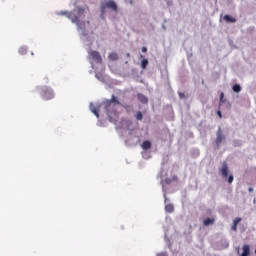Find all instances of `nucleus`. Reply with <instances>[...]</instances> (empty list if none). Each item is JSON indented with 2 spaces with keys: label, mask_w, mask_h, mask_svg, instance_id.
Here are the masks:
<instances>
[{
  "label": "nucleus",
  "mask_w": 256,
  "mask_h": 256,
  "mask_svg": "<svg viewBox=\"0 0 256 256\" xmlns=\"http://www.w3.org/2000/svg\"><path fill=\"white\" fill-rule=\"evenodd\" d=\"M103 105L110 121H113V117H117V105H121V102H119L115 95H112L110 100L103 102Z\"/></svg>",
  "instance_id": "1"
},
{
  "label": "nucleus",
  "mask_w": 256,
  "mask_h": 256,
  "mask_svg": "<svg viewBox=\"0 0 256 256\" xmlns=\"http://www.w3.org/2000/svg\"><path fill=\"white\" fill-rule=\"evenodd\" d=\"M220 173L224 179H227V182L229 183V185L233 183L235 177L233 176V174L229 175V165L225 161L222 163V168L220 170Z\"/></svg>",
  "instance_id": "2"
},
{
  "label": "nucleus",
  "mask_w": 256,
  "mask_h": 256,
  "mask_svg": "<svg viewBox=\"0 0 256 256\" xmlns=\"http://www.w3.org/2000/svg\"><path fill=\"white\" fill-rule=\"evenodd\" d=\"M100 9H101V15L103 17L107 9H112V11H117V4L113 1H104L101 3Z\"/></svg>",
  "instance_id": "3"
},
{
  "label": "nucleus",
  "mask_w": 256,
  "mask_h": 256,
  "mask_svg": "<svg viewBox=\"0 0 256 256\" xmlns=\"http://www.w3.org/2000/svg\"><path fill=\"white\" fill-rule=\"evenodd\" d=\"M41 97L44 101H49L55 98V92H53V89L45 86L42 88Z\"/></svg>",
  "instance_id": "4"
},
{
  "label": "nucleus",
  "mask_w": 256,
  "mask_h": 256,
  "mask_svg": "<svg viewBox=\"0 0 256 256\" xmlns=\"http://www.w3.org/2000/svg\"><path fill=\"white\" fill-rule=\"evenodd\" d=\"M59 15H66L72 23H76L78 27L81 29V22L79 21V16L75 15L73 12H67V11H62L59 13Z\"/></svg>",
  "instance_id": "5"
},
{
  "label": "nucleus",
  "mask_w": 256,
  "mask_h": 256,
  "mask_svg": "<svg viewBox=\"0 0 256 256\" xmlns=\"http://www.w3.org/2000/svg\"><path fill=\"white\" fill-rule=\"evenodd\" d=\"M226 136L225 134H223V130L221 129V126L218 127V130L216 132V139H215V145L217 147V149H219L221 147V143H223V141H225Z\"/></svg>",
  "instance_id": "6"
},
{
  "label": "nucleus",
  "mask_w": 256,
  "mask_h": 256,
  "mask_svg": "<svg viewBox=\"0 0 256 256\" xmlns=\"http://www.w3.org/2000/svg\"><path fill=\"white\" fill-rule=\"evenodd\" d=\"M164 203H165V212L173 213L175 211V206L170 203V200L167 199V194L164 193Z\"/></svg>",
  "instance_id": "7"
},
{
  "label": "nucleus",
  "mask_w": 256,
  "mask_h": 256,
  "mask_svg": "<svg viewBox=\"0 0 256 256\" xmlns=\"http://www.w3.org/2000/svg\"><path fill=\"white\" fill-rule=\"evenodd\" d=\"M89 55H90L91 59H93V61H95L96 63H103V59L101 58V54H99V52L90 51Z\"/></svg>",
  "instance_id": "8"
},
{
  "label": "nucleus",
  "mask_w": 256,
  "mask_h": 256,
  "mask_svg": "<svg viewBox=\"0 0 256 256\" xmlns=\"http://www.w3.org/2000/svg\"><path fill=\"white\" fill-rule=\"evenodd\" d=\"M162 79L164 83L167 85V87H171V84L169 83V71H167V68H165V70L162 71Z\"/></svg>",
  "instance_id": "9"
},
{
  "label": "nucleus",
  "mask_w": 256,
  "mask_h": 256,
  "mask_svg": "<svg viewBox=\"0 0 256 256\" xmlns=\"http://www.w3.org/2000/svg\"><path fill=\"white\" fill-rule=\"evenodd\" d=\"M223 19L226 21V23H237V19L229 14L224 15Z\"/></svg>",
  "instance_id": "10"
},
{
  "label": "nucleus",
  "mask_w": 256,
  "mask_h": 256,
  "mask_svg": "<svg viewBox=\"0 0 256 256\" xmlns=\"http://www.w3.org/2000/svg\"><path fill=\"white\" fill-rule=\"evenodd\" d=\"M143 151H149L151 149V142L149 140H146L141 145Z\"/></svg>",
  "instance_id": "11"
},
{
  "label": "nucleus",
  "mask_w": 256,
  "mask_h": 256,
  "mask_svg": "<svg viewBox=\"0 0 256 256\" xmlns=\"http://www.w3.org/2000/svg\"><path fill=\"white\" fill-rule=\"evenodd\" d=\"M213 223H215V219L214 218H206L203 221L204 227H209L210 225H213Z\"/></svg>",
  "instance_id": "12"
},
{
  "label": "nucleus",
  "mask_w": 256,
  "mask_h": 256,
  "mask_svg": "<svg viewBox=\"0 0 256 256\" xmlns=\"http://www.w3.org/2000/svg\"><path fill=\"white\" fill-rule=\"evenodd\" d=\"M173 181H179V177H177V175H174L172 178L165 179L166 185H171V183H173Z\"/></svg>",
  "instance_id": "13"
},
{
  "label": "nucleus",
  "mask_w": 256,
  "mask_h": 256,
  "mask_svg": "<svg viewBox=\"0 0 256 256\" xmlns=\"http://www.w3.org/2000/svg\"><path fill=\"white\" fill-rule=\"evenodd\" d=\"M89 107H90V111H92L96 115V117L99 118V110H97V108L95 107V104L90 103Z\"/></svg>",
  "instance_id": "14"
},
{
  "label": "nucleus",
  "mask_w": 256,
  "mask_h": 256,
  "mask_svg": "<svg viewBox=\"0 0 256 256\" xmlns=\"http://www.w3.org/2000/svg\"><path fill=\"white\" fill-rule=\"evenodd\" d=\"M232 91H234V93H241L242 91L241 84H234L232 86Z\"/></svg>",
  "instance_id": "15"
},
{
  "label": "nucleus",
  "mask_w": 256,
  "mask_h": 256,
  "mask_svg": "<svg viewBox=\"0 0 256 256\" xmlns=\"http://www.w3.org/2000/svg\"><path fill=\"white\" fill-rule=\"evenodd\" d=\"M108 58L110 59V61H117V59H119V55H117V53L112 52L109 54Z\"/></svg>",
  "instance_id": "16"
},
{
  "label": "nucleus",
  "mask_w": 256,
  "mask_h": 256,
  "mask_svg": "<svg viewBox=\"0 0 256 256\" xmlns=\"http://www.w3.org/2000/svg\"><path fill=\"white\" fill-rule=\"evenodd\" d=\"M138 99L141 103H148L149 99H147V97L143 94H138Z\"/></svg>",
  "instance_id": "17"
},
{
  "label": "nucleus",
  "mask_w": 256,
  "mask_h": 256,
  "mask_svg": "<svg viewBox=\"0 0 256 256\" xmlns=\"http://www.w3.org/2000/svg\"><path fill=\"white\" fill-rule=\"evenodd\" d=\"M232 145H233V147H241L243 145V141H241L239 139H234L232 141Z\"/></svg>",
  "instance_id": "18"
},
{
  "label": "nucleus",
  "mask_w": 256,
  "mask_h": 256,
  "mask_svg": "<svg viewBox=\"0 0 256 256\" xmlns=\"http://www.w3.org/2000/svg\"><path fill=\"white\" fill-rule=\"evenodd\" d=\"M76 12L78 13L79 17H83V15H85V9L84 8L77 7Z\"/></svg>",
  "instance_id": "19"
},
{
  "label": "nucleus",
  "mask_w": 256,
  "mask_h": 256,
  "mask_svg": "<svg viewBox=\"0 0 256 256\" xmlns=\"http://www.w3.org/2000/svg\"><path fill=\"white\" fill-rule=\"evenodd\" d=\"M147 65H149V60L143 58L141 61V68L142 69H147Z\"/></svg>",
  "instance_id": "20"
},
{
  "label": "nucleus",
  "mask_w": 256,
  "mask_h": 256,
  "mask_svg": "<svg viewBox=\"0 0 256 256\" xmlns=\"http://www.w3.org/2000/svg\"><path fill=\"white\" fill-rule=\"evenodd\" d=\"M136 119H137V121H142L143 120V113H141V111H138L136 113Z\"/></svg>",
  "instance_id": "21"
},
{
  "label": "nucleus",
  "mask_w": 256,
  "mask_h": 256,
  "mask_svg": "<svg viewBox=\"0 0 256 256\" xmlns=\"http://www.w3.org/2000/svg\"><path fill=\"white\" fill-rule=\"evenodd\" d=\"M19 54H20V55H27V48L21 47V48L19 49Z\"/></svg>",
  "instance_id": "22"
},
{
  "label": "nucleus",
  "mask_w": 256,
  "mask_h": 256,
  "mask_svg": "<svg viewBox=\"0 0 256 256\" xmlns=\"http://www.w3.org/2000/svg\"><path fill=\"white\" fill-rule=\"evenodd\" d=\"M164 111H167L169 113V115H173V107L171 106H166V109H164Z\"/></svg>",
  "instance_id": "23"
},
{
  "label": "nucleus",
  "mask_w": 256,
  "mask_h": 256,
  "mask_svg": "<svg viewBox=\"0 0 256 256\" xmlns=\"http://www.w3.org/2000/svg\"><path fill=\"white\" fill-rule=\"evenodd\" d=\"M223 99H225V93L221 92L220 94V101H219V107L223 104Z\"/></svg>",
  "instance_id": "24"
},
{
  "label": "nucleus",
  "mask_w": 256,
  "mask_h": 256,
  "mask_svg": "<svg viewBox=\"0 0 256 256\" xmlns=\"http://www.w3.org/2000/svg\"><path fill=\"white\" fill-rule=\"evenodd\" d=\"M241 221H243V218L237 217L234 219L233 224L237 226V225H239V223H241Z\"/></svg>",
  "instance_id": "25"
},
{
  "label": "nucleus",
  "mask_w": 256,
  "mask_h": 256,
  "mask_svg": "<svg viewBox=\"0 0 256 256\" xmlns=\"http://www.w3.org/2000/svg\"><path fill=\"white\" fill-rule=\"evenodd\" d=\"M179 99H185V93L178 91Z\"/></svg>",
  "instance_id": "26"
},
{
  "label": "nucleus",
  "mask_w": 256,
  "mask_h": 256,
  "mask_svg": "<svg viewBox=\"0 0 256 256\" xmlns=\"http://www.w3.org/2000/svg\"><path fill=\"white\" fill-rule=\"evenodd\" d=\"M222 245H223L224 249H227V248L229 247V242L224 241V242L222 243Z\"/></svg>",
  "instance_id": "27"
},
{
  "label": "nucleus",
  "mask_w": 256,
  "mask_h": 256,
  "mask_svg": "<svg viewBox=\"0 0 256 256\" xmlns=\"http://www.w3.org/2000/svg\"><path fill=\"white\" fill-rule=\"evenodd\" d=\"M166 3L168 5V7L173 6V0H167Z\"/></svg>",
  "instance_id": "28"
},
{
  "label": "nucleus",
  "mask_w": 256,
  "mask_h": 256,
  "mask_svg": "<svg viewBox=\"0 0 256 256\" xmlns=\"http://www.w3.org/2000/svg\"><path fill=\"white\" fill-rule=\"evenodd\" d=\"M217 115H218V117H219L220 119L223 118V113H221V110H218V111H217Z\"/></svg>",
  "instance_id": "29"
},
{
  "label": "nucleus",
  "mask_w": 256,
  "mask_h": 256,
  "mask_svg": "<svg viewBox=\"0 0 256 256\" xmlns=\"http://www.w3.org/2000/svg\"><path fill=\"white\" fill-rule=\"evenodd\" d=\"M165 240H166L168 247H171V242L167 239V235H165Z\"/></svg>",
  "instance_id": "30"
},
{
  "label": "nucleus",
  "mask_w": 256,
  "mask_h": 256,
  "mask_svg": "<svg viewBox=\"0 0 256 256\" xmlns=\"http://www.w3.org/2000/svg\"><path fill=\"white\" fill-rule=\"evenodd\" d=\"M226 107H227V109H231V107H232L231 102H226Z\"/></svg>",
  "instance_id": "31"
},
{
  "label": "nucleus",
  "mask_w": 256,
  "mask_h": 256,
  "mask_svg": "<svg viewBox=\"0 0 256 256\" xmlns=\"http://www.w3.org/2000/svg\"><path fill=\"white\" fill-rule=\"evenodd\" d=\"M192 152L195 153L196 156H199V149H193Z\"/></svg>",
  "instance_id": "32"
},
{
  "label": "nucleus",
  "mask_w": 256,
  "mask_h": 256,
  "mask_svg": "<svg viewBox=\"0 0 256 256\" xmlns=\"http://www.w3.org/2000/svg\"><path fill=\"white\" fill-rule=\"evenodd\" d=\"M232 231H237V225L235 224L232 225Z\"/></svg>",
  "instance_id": "33"
},
{
  "label": "nucleus",
  "mask_w": 256,
  "mask_h": 256,
  "mask_svg": "<svg viewBox=\"0 0 256 256\" xmlns=\"http://www.w3.org/2000/svg\"><path fill=\"white\" fill-rule=\"evenodd\" d=\"M142 53H147V47H142Z\"/></svg>",
  "instance_id": "34"
},
{
  "label": "nucleus",
  "mask_w": 256,
  "mask_h": 256,
  "mask_svg": "<svg viewBox=\"0 0 256 256\" xmlns=\"http://www.w3.org/2000/svg\"><path fill=\"white\" fill-rule=\"evenodd\" d=\"M248 191H249V193H253V188L250 187V188L248 189Z\"/></svg>",
  "instance_id": "35"
},
{
  "label": "nucleus",
  "mask_w": 256,
  "mask_h": 256,
  "mask_svg": "<svg viewBox=\"0 0 256 256\" xmlns=\"http://www.w3.org/2000/svg\"><path fill=\"white\" fill-rule=\"evenodd\" d=\"M161 256H167V252H162Z\"/></svg>",
  "instance_id": "36"
},
{
  "label": "nucleus",
  "mask_w": 256,
  "mask_h": 256,
  "mask_svg": "<svg viewBox=\"0 0 256 256\" xmlns=\"http://www.w3.org/2000/svg\"><path fill=\"white\" fill-rule=\"evenodd\" d=\"M226 102H227V99L222 98V103H226Z\"/></svg>",
  "instance_id": "37"
},
{
  "label": "nucleus",
  "mask_w": 256,
  "mask_h": 256,
  "mask_svg": "<svg viewBox=\"0 0 256 256\" xmlns=\"http://www.w3.org/2000/svg\"><path fill=\"white\" fill-rule=\"evenodd\" d=\"M251 31H255V27H250L249 28Z\"/></svg>",
  "instance_id": "38"
},
{
  "label": "nucleus",
  "mask_w": 256,
  "mask_h": 256,
  "mask_svg": "<svg viewBox=\"0 0 256 256\" xmlns=\"http://www.w3.org/2000/svg\"><path fill=\"white\" fill-rule=\"evenodd\" d=\"M140 59H143V54H140Z\"/></svg>",
  "instance_id": "39"
},
{
  "label": "nucleus",
  "mask_w": 256,
  "mask_h": 256,
  "mask_svg": "<svg viewBox=\"0 0 256 256\" xmlns=\"http://www.w3.org/2000/svg\"><path fill=\"white\" fill-rule=\"evenodd\" d=\"M162 27H163V29H167V27H165V25H163Z\"/></svg>",
  "instance_id": "40"
},
{
  "label": "nucleus",
  "mask_w": 256,
  "mask_h": 256,
  "mask_svg": "<svg viewBox=\"0 0 256 256\" xmlns=\"http://www.w3.org/2000/svg\"><path fill=\"white\" fill-rule=\"evenodd\" d=\"M255 201H256V200L254 199L253 203H255Z\"/></svg>",
  "instance_id": "41"
},
{
  "label": "nucleus",
  "mask_w": 256,
  "mask_h": 256,
  "mask_svg": "<svg viewBox=\"0 0 256 256\" xmlns=\"http://www.w3.org/2000/svg\"><path fill=\"white\" fill-rule=\"evenodd\" d=\"M88 25H89V21H87Z\"/></svg>",
  "instance_id": "42"
}]
</instances>
